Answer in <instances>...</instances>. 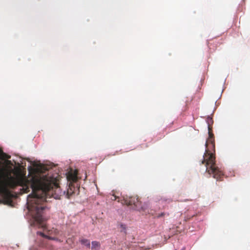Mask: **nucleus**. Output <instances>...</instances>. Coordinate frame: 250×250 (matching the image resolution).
<instances>
[{"label": "nucleus", "mask_w": 250, "mask_h": 250, "mask_svg": "<svg viewBox=\"0 0 250 250\" xmlns=\"http://www.w3.org/2000/svg\"><path fill=\"white\" fill-rule=\"evenodd\" d=\"M59 233V231L54 228H52L51 229H49L47 230V234L49 236H51L53 237H55V236H57Z\"/></svg>", "instance_id": "423d86ee"}, {"label": "nucleus", "mask_w": 250, "mask_h": 250, "mask_svg": "<svg viewBox=\"0 0 250 250\" xmlns=\"http://www.w3.org/2000/svg\"><path fill=\"white\" fill-rule=\"evenodd\" d=\"M208 124V138L206 143V152L203 156L204 159L202 161V164H205L206 171L209 174H213L214 178L217 181H222L224 177L223 171L218 167L215 163V157L214 154L210 153L209 148L214 149L215 141L213 134L212 132L210 123L212 124V118L208 117L207 119Z\"/></svg>", "instance_id": "f03ea898"}, {"label": "nucleus", "mask_w": 250, "mask_h": 250, "mask_svg": "<svg viewBox=\"0 0 250 250\" xmlns=\"http://www.w3.org/2000/svg\"><path fill=\"white\" fill-rule=\"evenodd\" d=\"M185 250V249H182V250Z\"/></svg>", "instance_id": "f3484780"}, {"label": "nucleus", "mask_w": 250, "mask_h": 250, "mask_svg": "<svg viewBox=\"0 0 250 250\" xmlns=\"http://www.w3.org/2000/svg\"><path fill=\"white\" fill-rule=\"evenodd\" d=\"M112 196L113 197H112L111 199L112 200H117V199L119 198V197L118 196H117L116 195H115L114 194H112Z\"/></svg>", "instance_id": "f8f14e48"}, {"label": "nucleus", "mask_w": 250, "mask_h": 250, "mask_svg": "<svg viewBox=\"0 0 250 250\" xmlns=\"http://www.w3.org/2000/svg\"><path fill=\"white\" fill-rule=\"evenodd\" d=\"M121 203L122 204L132 206L133 209L139 211H145L146 209V208L142 205V203L137 196L124 197Z\"/></svg>", "instance_id": "7ed1b4c3"}, {"label": "nucleus", "mask_w": 250, "mask_h": 250, "mask_svg": "<svg viewBox=\"0 0 250 250\" xmlns=\"http://www.w3.org/2000/svg\"><path fill=\"white\" fill-rule=\"evenodd\" d=\"M76 189V188L75 187L74 184L73 183L69 184V188L67 190L66 196L68 198H69L71 196H72L73 193L75 192V190Z\"/></svg>", "instance_id": "39448f33"}, {"label": "nucleus", "mask_w": 250, "mask_h": 250, "mask_svg": "<svg viewBox=\"0 0 250 250\" xmlns=\"http://www.w3.org/2000/svg\"><path fill=\"white\" fill-rule=\"evenodd\" d=\"M10 158V156L7 155L6 154L4 153L2 150L0 149V159H9Z\"/></svg>", "instance_id": "9b49d317"}, {"label": "nucleus", "mask_w": 250, "mask_h": 250, "mask_svg": "<svg viewBox=\"0 0 250 250\" xmlns=\"http://www.w3.org/2000/svg\"><path fill=\"white\" fill-rule=\"evenodd\" d=\"M165 215V213L163 212V213H161L160 214H159L157 216V217L159 218V217H163Z\"/></svg>", "instance_id": "ddd939ff"}, {"label": "nucleus", "mask_w": 250, "mask_h": 250, "mask_svg": "<svg viewBox=\"0 0 250 250\" xmlns=\"http://www.w3.org/2000/svg\"><path fill=\"white\" fill-rule=\"evenodd\" d=\"M18 186L22 187L23 193L28 192L30 188L32 189V193L27 197L28 209L39 227L46 229L43 213L46 209L47 195L52 194L54 188H58L55 179L47 176H34L29 179L21 177L15 178L9 177L8 174L4 175V170L0 168V194L9 197L11 193L8 188L14 189Z\"/></svg>", "instance_id": "f257e3e1"}, {"label": "nucleus", "mask_w": 250, "mask_h": 250, "mask_svg": "<svg viewBox=\"0 0 250 250\" xmlns=\"http://www.w3.org/2000/svg\"><path fill=\"white\" fill-rule=\"evenodd\" d=\"M37 233L38 235H40V236H42V237H44V238H47V239H50V240H58V239L56 237H53V236H49V235H48V234H44L42 232L38 231L37 232Z\"/></svg>", "instance_id": "0eeeda50"}, {"label": "nucleus", "mask_w": 250, "mask_h": 250, "mask_svg": "<svg viewBox=\"0 0 250 250\" xmlns=\"http://www.w3.org/2000/svg\"><path fill=\"white\" fill-rule=\"evenodd\" d=\"M78 171L77 170H71L67 175V179L69 183L76 182L78 180Z\"/></svg>", "instance_id": "20e7f679"}, {"label": "nucleus", "mask_w": 250, "mask_h": 250, "mask_svg": "<svg viewBox=\"0 0 250 250\" xmlns=\"http://www.w3.org/2000/svg\"><path fill=\"white\" fill-rule=\"evenodd\" d=\"M6 163H7V164H11V162H10V161H9V160H7V161H6Z\"/></svg>", "instance_id": "4468645a"}, {"label": "nucleus", "mask_w": 250, "mask_h": 250, "mask_svg": "<svg viewBox=\"0 0 250 250\" xmlns=\"http://www.w3.org/2000/svg\"><path fill=\"white\" fill-rule=\"evenodd\" d=\"M118 228L121 232H123L124 235L126 234V226L122 223H119L118 225Z\"/></svg>", "instance_id": "6e6552de"}, {"label": "nucleus", "mask_w": 250, "mask_h": 250, "mask_svg": "<svg viewBox=\"0 0 250 250\" xmlns=\"http://www.w3.org/2000/svg\"><path fill=\"white\" fill-rule=\"evenodd\" d=\"M171 200L170 199H168V202H171Z\"/></svg>", "instance_id": "dca6fc26"}, {"label": "nucleus", "mask_w": 250, "mask_h": 250, "mask_svg": "<svg viewBox=\"0 0 250 250\" xmlns=\"http://www.w3.org/2000/svg\"><path fill=\"white\" fill-rule=\"evenodd\" d=\"M81 242L83 245H84L88 248L90 247V241L89 240L86 239H83L81 240Z\"/></svg>", "instance_id": "9d476101"}, {"label": "nucleus", "mask_w": 250, "mask_h": 250, "mask_svg": "<svg viewBox=\"0 0 250 250\" xmlns=\"http://www.w3.org/2000/svg\"><path fill=\"white\" fill-rule=\"evenodd\" d=\"M100 247V244L98 241H92V249L97 250Z\"/></svg>", "instance_id": "1a4fd4ad"}, {"label": "nucleus", "mask_w": 250, "mask_h": 250, "mask_svg": "<svg viewBox=\"0 0 250 250\" xmlns=\"http://www.w3.org/2000/svg\"><path fill=\"white\" fill-rule=\"evenodd\" d=\"M189 219H188V218L185 219V221H187V220H189Z\"/></svg>", "instance_id": "2eb2a0df"}]
</instances>
